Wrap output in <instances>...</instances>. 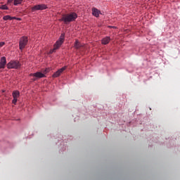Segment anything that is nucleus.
Segmentation results:
<instances>
[{
  "instance_id": "nucleus-18",
  "label": "nucleus",
  "mask_w": 180,
  "mask_h": 180,
  "mask_svg": "<svg viewBox=\"0 0 180 180\" xmlns=\"http://www.w3.org/2000/svg\"><path fill=\"white\" fill-rule=\"evenodd\" d=\"M5 45V42H0V49Z\"/></svg>"
},
{
  "instance_id": "nucleus-20",
  "label": "nucleus",
  "mask_w": 180,
  "mask_h": 180,
  "mask_svg": "<svg viewBox=\"0 0 180 180\" xmlns=\"http://www.w3.org/2000/svg\"><path fill=\"white\" fill-rule=\"evenodd\" d=\"M17 19V20H20V18H16Z\"/></svg>"
},
{
  "instance_id": "nucleus-12",
  "label": "nucleus",
  "mask_w": 180,
  "mask_h": 180,
  "mask_svg": "<svg viewBox=\"0 0 180 180\" xmlns=\"http://www.w3.org/2000/svg\"><path fill=\"white\" fill-rule=\"evenodd\" d=\"M19 96H20V93L19 92V91H14L13 92V97L14 98L18 99Z\"/></svg>"
},
{
  "instance_id": "nucleus-19",
  "label": "nucleus",
  "mask_w": 180,
  "mask_h": 180,
  "mask_svg": "<svg viewBox=\"0 0 180 180\" xmlns=\"http://www.w3.org/2000/svg\"><path fill=\"white\" fill-rule=\"evenodd\" d=\"M14 0H8V4H12V2H13Z\"/></svg>"
},
{
  "instance_id": "nucleus-2",
  "label": "nucleus",
  "mask_w": 180,
  "mask_h": 180,
  "mask_svg": "<svg viewBox=\"0 0 180 180\" xmlns=\"http://www.w3.org/2000/svg\"><path fill=\"white\" fill-rule=\"evenodd\" d=\"M65 37V34H61L59 40L56 42L54 44L53 49L50 51V53H56V50H58L61 47V44L64 43V39Z\"/></svg>"
},
{
  "instance_id": "nucleus-17",
  "label": "nucleus",
  "mask_w": 180,
  "mask_h": 180,
  "mask_svg": "<svg viewBox=\"0 0 180 180\" xmlns=\"http://www.w3.org/2000/svg\"><path fill=\"white\" fill-rule=\"evenodd\" d=\"M16 102H18V98H14L12 101V103H13V105H16Z\"/></svg>"
},
{
  "instance_id": "nucleus-15",
  "label": "nucleus",
  "mask_w": 180,
  "mask_h": 180,
  "mask_svg": "<svg viewBox=\"0 0 180 180\" xmlns=\"http://www.w3.org/2000/svg\"><path fill=\"white\" fill-rule=\"evenodd\" d=\"M0 9H2L3 11H8V8L6 5H2L0 6Z\"/></svg>"
},
{
  "instance_id": "nucleus-13",
  "label": "nucleus",
  "mask_w": 180,
  "mask_h": 180,
  "mask_svg": "<svg viewBox=\"0 0 180 180\" xmlns=\"http://www.w3.org/2000/svg\"><path fill=\"white\" fill-rule=\"evenodd\" d=\"M4 20H13V19H16V17H11V15H4L3 17Z\"/></svg>"
},
{
  "instance_id": "nucleus-6",
  "label": "nucleus",
  "mask_w": 180,
  "mask_h": 180,
  "mask_svg": "<svg viewBox=\"0 0 180 180\" xmlns=\"http://www.w3.org/2000/svg\"><path fill=\"white\" fill-rule=\"evenodd\" d=\"M67 70V66H64L62 68L59 69L58 71H56L53 75V78H58L64 71Z\"/></svg>"
},
{
  "instance_id": "nucleus-3",
  "label": "nucleus",
  "mask_w": 180,
  "mask_h": 180,
  "mask_svg": "<svg viewBox=\"0 0 180 180\" xmlns=\"http://www.w3.org/2000/svg\"><path fill=\"white\" fill-rule=\"evenodd\" d=\"M20 63L18 60H11L7 64V68L8 69H15V70H19L20 68Z\"/></svg>"
},
{
  "instance_id": "nucleus-8",
  "label": "nucleus",
  "mask_w": 180,
  "mask_h": 180,
  "mask_svg": "<svg viewBox=\"0 0 180 180\" xmlns=\"http://www.w3.org/2000/svg\"><path fill=\"white\" fill-rule=\"evenodd\" d=\"M6 65V58L5 56L1 57L0 60V68H5Z\"/></svg>"
},
{
  "instance_id": "nucleus-1",
  "label": "nucleus",
  "mask_w": 180,
  "mask_h": 180,
  "mask_svg": "<svg viewBox=\"0 0 180 180\" xmlns=\"http://www.w3.org/2000/svg\"><path fill=\"white\" fill-rule=\"evenodd\" d=\"M77 18H78V15H77L76 13H70L68 14H63L59 20L60 22H64V23L67 25V23L75 22Z\"/></svg>"
},
{
  "instance_id": "nucleus-16",
  "label": "nucleus",
  "mask_w": 180,
  "mask_h": 180,
  "mask_svg": "<svg viewBox=\"0 0 180 180\" xmlns=\"http://www.w3.org/2000/svg\"><path fill=\"white\" fill-rule=\"evenodd\" d=\"M49 71H50V69H46L43 71L42 74H44V75H46V74H47V72H49Z\"/></svg>"
},
{
  "instance_id": "nucleus-14",
  "label": "nucleus",
  "mask_w": 180,
  "mask_h": 180,
  "mask_svg": "<svg viewBox=\"0 0 180 180\" xmlns=\"http://www.w3.org/2000/svg\"><path fill=\"white\" fill-rule=\"evenodd\" d=\"M23 2V0H14L15 6H18V5H20Z\"/></svg>"
},
{
  "instance_id": "nucleus-4",
  "label": "nucleus",
  "mask_w": 180,
  "mask_h": 180,
  "mask_svg": "<svg viewBox=\"0 0 180 180\" xmlns=\"http://www.w3.org/2000/svg\"><path fill=\"white\" fill-rule=\"evenodd\" d=\"M28 39L27 37H22L20 38L19 41L20 50H22L27 45Z\"/></svg>"
},
{
  "instance_id": "nucleus-10",
  "label": "nucleus",
  "mask_w": 180,
  "mask_h": 180,
  "mask_svg": "<svg viewBox=\"0 0 180 180\" xmlns=\"http://www.w3.org/2000/svg\"><path fill=\"white\" fill-rule=\"evenodd\" d=\"M92 14L94 16H96V18L99 17V15H101V11L98 10V8H92Z\"/></svg>"
},
{
  "instance_id": "nucleus-9",
  "label": "nucleus",
  "mask_w": 180,
  "mask_h": 180,
  "mask_svg": "<svg viewBox=\"0 0 180 180\" xmlns=\"http://www.w3.org/2000/svg\"><path fill=\"white\" fill-rule=\"evenodd\" d=\"M74 47L75 49H76V50H79V49H82V47H84V45L81 44L79 41H78V39H76Z\"/></svg>"
},
{
  "instance_id": "nucleus-11",
  "label": "nucleus",
  "mask_w": 180,
  "mask_h": 180,
  "mask_svg": "<svg viewBox=\"0 0 180 180\" xmlns=\"http://www.w3.org/2000/svg\"><path fill=\"white\" fill-rule=\"evenodd\" d=\"M110 41V37H105L102 39L101 43L102 44H109Z\"/></svg>"
},
{
  "instance_id": "nucleus-5",
  "label": "nucleus",
  "mask_w": 180,
  "mask_h": 180,
  "mask_svg": "<svg viewBox=\"0 0 180 180\" xmlns=\"http://www.w3.org/2000/svg\"><path fill=\"white\" fill-rule=\"evenodd\" d=\"M47 9V6L44 4H38L32 7V11L36 12V11H44Z\"/></svg>"
},
{
  "instance_id": "nucleus-7",
  "label": "nucleus",
  "mask_w": 180,
  "mask_h": 180,
  "mask_svg": "<svg viewBox=\"0 0 180 180\" xmlns=\"http://www.w3.org/2000/svg\"><path fill=\"white\" fill-rule=\"evenodd\" d=\"M30 77H34L35 78H45L46 75L41 72H37L35 73H31Z\"/></svg>"
}]
</instances>
